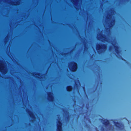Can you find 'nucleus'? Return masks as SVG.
Here are the masks:
<instances>
[{
	"instance_id": "nucleus-1",
	"label": "nucleus",
	"mask_w": 131,
	"mask_h": 131,
	"mask_svg": "<svg viewBox=\"0 0 131 131\" xmlns=\"http://www.w3.org/2000/svg\"><path fill=\"white\" fill-rule=\"evenodd\" d=\"M0 71L4 74H6L7 72L6 63L3 60L0 61Z\"/></svg>"
},
{
	"instance_id": "nucleus-2",
	"label": "nucleus",
	"mask_w": 131,
	"mask_h": 131,
	"mask_svg": "<svg viewBox=\"0 0 131 131\" xmlns=\"http://www.w3.org/2000/svg\"><path fill=\"white\" fill-rule=\"evenodd\" d=\"M106 45L105 44H102L101 45L97 44L96 47V49L98 53L100 54L103 52L106 49Z\"/></svg>"
},
{
	"instance_id": "nucleus-3",
	"label": "nucleus",
	"mask_w": 131,
	"mask_h": 131,
	"mask_svg": "<svg viewBox=\"0 0 131 131\" xmlns=\"http://www.w3.org/2000/svg\"><path fill=\"white\" fill-rule=\"evenodd\" d=\"M115 121H117V120H112L116 128L119 130H123L124 127L123 124L121 123L115 122Z\"/></svg>"
},
{
	"instance_id": "nucleus-4",
	"label": "nucleus",
	"mask_w": 131,
	"mask_h": 131,
	"mask_svg": "<svg viewBox=\"0 0 131 131\" xmlns=\"http://www.w3.org/2000/svg\"><path fill=\"white\" fill-rule=\"evenodd\" d=\"M71 66L69 67L70 70L72 72H76L78 69L77 63L73 61L71 62Z\"/></svg>"
},
{
	"instance_id": "nucleus-5",
	"label": "nucleus",
	"mask_w": 131,
	"mask_h": 131,
	"mask_svg": "<svg viewBox=\"0 0 131 131\" xmlns=\"http://www.w3.org/2000/svg\"><path fill=\"white\" fill-rule=\"evenodd\" d=\"M62 123L58 120L57 122L56 131H62Z\"/></svg>"
},
{
	"instance_id": "nucleus-6",
	"label": "nucleus",
	"mask_w": 131,
	"mask_h": 131,
	"mask_svg": "<svg viewBox=\"0 0 131 131\" xmlns=\"http://www.w3.org/2000/svg\"><path fill=\"white\" fill-rule=\"evenodd\" d=\"M48 100L50 102H52L54 100V97L52 96V93L50 92H48L47 93Z\"/></svg>"
},
{
	"instance_id": "nucleus-7",
	"label": "nucleus",
	"mask_w": 131,
	"mask_h": 131,
	"mask_svg": "<svg viewBox=\"0 0 131 131\" xmlns=\"http://www.w3.org/2000/svg\"><path fill=\"white\" fill-rule=\"evenodd\" d=\"M100 120L105 127L108 126L110 124L109 121L107 119H100Z\"/></svg>"
},
{
	"instance_id": "nucleus-8",
	"label": "nucleus",
	"mask_w": 131,
	"mask_h": 131,
	"mask_svg": "<svg viewBox=\"0 0 131 131\" xmlns=\"http://www.w3.org/2000/svg\"><path fill=\"white\" fill-rule=\"evenodd\" d=\"M73 89V87L71 85H68L66 87V90L68 92H71Z\"/></svg>"
},
{
	"instance_id": "nucleus-9",
	"label": "nucleus",
	"mask_w": 131,
	"mask_h": 131,
	"mask_svg": "<svg viewBox=\"0 0 131 131\" xmlns=\"http://www.w3.org/2000/svg\"><path fill=\"white\" fill-rule=\"evenodd\" d=\"M20 1H15L14 2H10L9 3L11 4L12 5H17L20 4Z\"/></svg>"
},
{
	"instance_id": "nucleus-10",
	"label": "nucleus",
	"mask_w": 131,
	"mask_h": 131,
	"mask_svg": "<svg viewBox=\"0 0 131 131\" xmlns=\"http://www.w3.org/2000/svg\"><path fill=\"white\" fill-rule=\"evenodd\" d=\"M114 47L115 48V50L116 53L118 54L119 53V47L118 46H114Z\"/></svg>"
},
{
	"instance_id": "nucleus-11",
	"label": "nucleus",
	"mask_w": 131,
	"mask_h": 131,
	"mask_svg": "<svg viewBox=\"0 0 131 131\" xmlns=\"http://www.w3.org/2000/svg\"><path fill=\"white\" fill-rule=\"evenodd\" d=\"M28 113L29 114L30 116L32 118L33 117V114L32 112H31L30 111H29L28 112Z\"/></svg>"
},
{
	"instance_id": "nucleus-12",
	"label": "nucleus",
	"mask_w": 131,
	"mask_h": 131,
	"mask_svg": "<svg viewBox=\"0 0 131 131\" xmlns=\"http://www.w3.org/2000/svg\"><path fill=\"white\" fill-rule=\"evenodd\" d=\"M114 21V20H113L112 21H111L110 23L111 26H110V27H111L113 25V22Z\"/></svg>"
},
{
	"instance_id": "nucleus-13",
	"label": "nucleus",
	"mask_w": 131,
	"mask_h": 131,
	"mask_svg": "<svg viewBox=\"0 0 131 131\" xmlns=\"http://www.w3.org/2000/svg\"><path fill=\"white\" fill-rule=\"evenodd\" d=\"M101 130L102 131H103L104 130V129L102 127V128L101 129Z\"/></svg>"
},
{
	"instance_id": "nucleus-14",
	"label": "nucleus",
	"mask_w": 131,
	"mask_h": 131,
	"mask_svg": "<svg viewBox=\"0 0 131 131\" xmlns=\"http://www.w3.org/2000/svg\"><path fill=\"white\" fill-rule=\"evenodd\" d=\"M122 59L123 60V61H126V60H125V59H124V58H122Z\"/></svg>"
},
{
	"instance_id": "nucleus-15",
	"label": "nucleus",
	"mask_w": 131,
	"mask_h": 131,
	"mask_svg": "<svg viewBox=\"0 0 131 131\" xmlns=\"http://www.w3.org/2000/svg\"><path fill=\"white\" fill-rule=\"evenodd\" d=\"M34 113V112H33V113ZM33 121H34V114H33Z\"/></svg>"
},
{
	"instance_id": "nucleus-16",
	"label": "nucleus",
	"mask_w": 131,
	"mask_h": 131,
	"mask_svg": "<svg viewBox=\"0 0 131 131\" xmlns=\"http://www.w3.org/2000/svg\"><path fill=\"white\" fill-rule=\"evenodd\" d=\"M37 75H38V76H39L40 75V74L39 73H38L37 74Z\"/></svg>"
},
{
	"instance_id": "nucleus-17",
	"label": "nucleus",
	"mask_w": 131,
	"mask_h": 131,
	"mask_svg": "<svg viewBox=\"0 0 131 131\" xmlns=\"http://www.w3.org/2000/svg\"><path fill=\"white\" fill-rule=\"evenodd\" d=\"M38 78H39V79H40V77H38Z\"/></svg>"
},
{
	"instance_id": "nucleus-18",
	"label": "nucleus",
	"mask_w": 131,
	"mask_h": 131,
	"mask_svg": "<svg viewBox=\"0 0 131 131\" xmlns=\"http://www.w3.org/2000/svg\"><path fill=\"white\" fill-rule=\"evenodd\" d=\"M96 129H97V130H97V128H96Z\"/></svg>"
},
{
	"instance_id": "nucleus-19",
	"label": "nucleus",
	"mask_w": 131,
	"mask_h": 131,
	"mask_svg": "<svg viewBox=\"0 0 131 131\" xmlns=\"http://www.w3.org/2000/svg\"><path fill=\"white\" fill-rule=\"evenodd\" d=\"M10 27H11V25H10Z\"/></svg>"
},
{
	"instance_id": "nucleus-20",
	"label": "nucleus",
	"mask_w": 131,
	"mask_h": 131,
	"mask_svg": "<svg viewBox=\"0 0 131 131\" xmlns=\"http://www.w3.org/2000/svg\"><path fill=\"white\" fill-rule=\"evenodd\" d=\"M23 103L24 104V101L23 100Z\"/></svg>"
},
{
	"instance_id": "nucleus-21",
	"label": "nucleus",
	"mask_w": 131,
	"mask_h": 131,
	"mask_svg": "<svg viewBox=\"0 0 131 131\" xmlns=\"http://www.w3.org/2000/svg\"><path fill=\"white\" fill-rule=\"evenodd\" d=\"M33 80H34V79H33ZM34 96V95H33V97Z\"/></svg>"
},
{
	"instance_id": "nucleus-22",
	"label": "nucleus",
	"mask_w": 131,
	"mask_h": 131,
	"mask_svg": "<svg viewBox=\"0 0 131 131\" xmlns=\"http://www.w3.org/2000/svg\"><path fill=\"white\" fill-rule=\"evenodd\" d=\"M33 129H34V128H33Z\"/></svg>"
}]
</instances>
